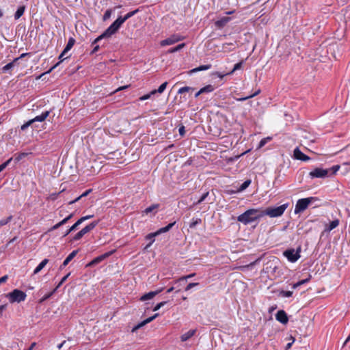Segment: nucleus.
<instances>
[{"label": "nucleus", "mask_w": 350, "mask_h": 350, "mask_svg": "<svg viewBox=\"0 0 350 350\" xmlns=\"http://www.w3.org/2000/svg\"><path fill=\"white\" fill-rule=\"evenodd\" d=\"M70 273H68L66 275L64 276L62 280H60V282H59V284H57V286H56V289L59 288L62 284L63 283H64L66 282V280H67L68 277L70 275Z\"/></svg>", "instance_id": "obj_51"}, {"label": "nucleus", "mask_w": 350, "mask_h": 350, "mask_svg": "<svg viewBox=\"0 0 350 350\" xmlns=\"http://www.w3.org/2000/svg\"><path fill=\"white\" fill-rule=\"evenodd\" d=\"M75 43V40L72 37L68 39V43L66 44V47L64 48V52L69 51L72 49V47L73 46Z\"/></svg>", "instance_id": "obj_28"}, {"label": "nucleus", "mask_w": 350, "mask_h": 350, "mask_svg": "<svg viewBox=\"0 0 350 350\" xmlns=\"http://www.w3.org/2000/svg\"><path fill=\"white\" fill-rule=\"evenodd\" d=\"M139 12V9L128 12L124 16H120L118 18L99 36H98L93 44L98 42L103 38H110L115 34L120 28L122 25L129 18L133 16Z\"/></svg>", "instance_id": "obj_1"}, {"label": "nucleus", "mask_w": 350, "mask_h": 350, "mask_svg": "<svg viewBox=\"0 0 350 350\" xmlns=\"http://www.w3.org/2000/svg\"><path fill=\"white\" fill-rule=\"evenodd\" d=\"M12 160H13V158L11 157L9 159H8L5 162L1 164L0 165V172H2L4 169H5V167L9 165V164L11 163V161Z\"/></svg>", "instance_id": "obj_38"}, {"label": "nucleus", "mask_w": 350, "mask_h": 350, "mask_svg": "<svg viewBox=\"0 0 350 350\" xmlns=\"http://www.w3.org/2000/svg\"><path fill=\"white\" fill-rule=\"evenodd\" d=\"M288 205V203H285L277 207L269 206L265 210L262 209V217L265 215H268L270 217H280L283 215Z\"/></svg>", "instance_id": "obj_3"}, {"label": "nucleus", "mask_w": 350, "mask_h": 350, "mask_svg": "<svg viewBox=\"0 0 350 350\" xmlns=\"http://www.w3.org/2000/svg\"><path fill=\"white\" fill-rule=\"evenodd\" d=\"M159 316V313H156L154 314L153 316L149 317V318H147L146 319L144 320L143 321L139 323L138 324H137L135 326H134L133 327V329H131V332L133 333L135 332L137 329H140L141 327H142L143 326L146 325V324L150 323L151 321H152L154 319H155L157 317Z\"/></svg>", "instance_id": "obj_10"}, {"label": "nucleus", "mask_w": 350, "mask_h": 350, "mask_svg": "<svg viewBox=\"0 0 350 350\" xmlns=\"http://www.w3.org/2000/svg\"><path fill=\"white\" fill-rule=\"evenodd\" d=\"M262 217V209L250 208L237 217V221L244 225H248Z\"/></svg>", "instance_id": "obj_2"}, {"label": "nucleus", "mask_w": 350, "mask_h": 350, "mask_svg": "<svg viewBox=\"0 0 350 350\" xmlns=\"http://www.w3.org/2000/svg\"><path fill=\"white\" fill-rule=\"evenodd\" d=\"M49 260L45 258L34 269L33 274L38 273L48 263Z\"/></svg>", "instance_id": "obj_23"}, {"label": "nucleus", "mask_w": 350, "mask_h": 350, "mask_svg": "<svg viewBox=\"0 0 350 350\" xmlns=\"http://www.w3.org/2000/svg\"><path fill=\"white\" fill-rule=\"evenodd\" d=\"M8 278V276L7 275H3V277L0 278V284L5 282L7 281Z\"/></svg>", "instance_id": "obj_60"}, {"label": "nucleus", "mask_w": 350, "mask_h": 350, "mask_svg": "<svg viewBox=\"0 0 350 350\" xmlns=\"http://www.w3.org/2000/svg\"><path fill=\"white\" fill-rule=\"evenodd\" d=\"M339 169H340V165H338L332 166L331 168L328 169L329 170V175L335 174L339 170Z\"/></svg>", "instance_id": "obj_35"}, {"label": "nucleus", "mask_w": 350, "mask_h": 350, "mask_svg": "<svg viewBox=\"0 0 350 350\" xmlns=\"http://www.w3.org/2000/svg\"><path fill=\"white\" fill-rule=\"evenodd\" d=\"M99 223V220L94 221L87 225L85 227H84L83 229L81 230L82 233L85 235L88 232H90L92 230H93Z\"/></svg>", "instance_id": "obj_14"}, {"label": "nucleus", "mask_w": 350, "mask_h": 350, "mask_svg": "<svg viewBox=\"0 0 350 350\" xmlns=\"http://www.w3.org/2000/svg\"><path fill=\"white\" fill-rule=\"evenodd\" d=\"M185 283H186V282H181V284H175V283L174 282V284L175 285V286H174V287H176V293L179 292V291H180V287H181L182 286H183L184 284H185Z\"/></svg>", "instance_id": "obj_57"}, {"label": "nucleus", "mask_w": 350, "mask_h": 350, "mask_svg": "<svg viewBox=\"0 0 350 350\" xmlns=\"http://www.w3.org/2000/svg\"><path fill=\"white\" fill-rule=\"evenodd\" d=\"M49 111H46L42 112L40 115L36 116L34 118H33V122H42L44 121L49 115Z\"/></svg>", "instance_id": "obj_21"}, {"label": "nucleus", "mask_w": 350, "mask_h": 350, "mask_svg": "<svg viewBox=\"0 0 350 350\" xmlns=\"http://www.w3.org/2000/svg\"><path fill=\"white\" fill-rule=\"evenodd\" d=\"M93 217H94L93 215H88L81 217L80 219L82 222H83L89 219H91Z\"/></svg>", "instance_id": "obj_58"}, {"label": "nucleus", "mask_w": 350, "mask_h": 350, "mask_svg": "<svg viewBox=\"0 0 350 350\" xmlns=\"http://www.w3.org/2000/svg\"><path fill=\"white\" fill-rule=\"evenodd\" d=\"M339 224V219H336L333 221H332L329 225L325 228V231H331L336 228Z\"/></svg>", "instance_id": "obj_24"}, {"label": "nucleus", "mask_w": 350, "mask_h": 350, "mask_svg": "<svg viewBox=\"0 0 350 350\" xmlns=\"http://www.w3.org/2000/svg\"><path fill=\"white\" fill-rule=\"evenodd\" d=\"M79 250H73L64 260L62 265H61V268L65 267L68 263L76 256Z\"/></svg>", "instance_id": "obj_15"}, {"label": "nucleus", "mask_w": 350, "mask_h": 350, "mask_svg": "<svg viewBox=\"0 0 350 350\" xmlns=\"http://www.w3.org/2000/svg\"><path fill=\"white\" fill-rule=\"evenodd\" d=\"M56 291V288H55L53 291L50 292L49 293H47L45 295H44L40 299V303H42L44 302V301H46V299H49L52 295L54 293V292Z\"/></svg>", "instance_id": "obj_40"}, {"label": "nucleus", "mask_w": 350, "mask_h": 350, "mask_svg": "<svg viewBox=\"0 0 350 350\" xmlns=\"http://www.w3.org/2000/svg\"><path fill=\"white\" fill-rule=\"evenodd\" d=\"M211 68V64L202 65V66H198L197 68L191 69L189 71V73L192 74V73H195V72H199V71L206 70L210 69Z\"/></svg>", "instance_id": "obj_20"}, {"label": "nucleus", "mask_w": 350, "mask_h": 350, "mask_svg": "<svg viewBox=\"0 0 350 350\" xmlns=\"http://www.w3.org/2000/svg\"><path fill=\"white\" fill-rule=\"evenodd\" d=\"M185 46V43L179 44L176 46L168 50V53H176V52L183 49Z\"/></svg>", "instance_id": "obj_29"}, {"label": "nucleus", "mask_w": 350, "mask_h": 350, "mask_svg": "<svg viewBox=\"0 0 350 350\" xmlns=\"http://www.w3.org/2000/svg\"><path fill=\"white\" fill-rule=\"evenodd\" d=\"M82 223H83V222L81 221V219H78V220H77V221H76V222H75V224H74L70 227L71 230H72V231L75 230L77 228V227H78L80 224H81Z\"/></svg>", "instance_id": "obj_52"}, {"label": "nucleus", "mask_w": 350, "mask_h": 350, "mask_svg": "<svg viewBox=\"0 0 350 350\" xmlns=\"http://www.w3.org/2000/svg\"><path fill=\"white\" fill-rule=\"evenodd\" d=\"M196 332V329H190L188 332H187L186 333L183 334L180 336L181 341H183V342L187 341V340L191 338L195 334Z\"/></svg>", "instance_id": "obj_18"}, {"label": "nucleus", "mask_w": 350, "mask_h": 350, "mask_svg": "<svg viewBox=\"0 0 350 350\" xmlns=\"http://www.w3.org/2000/svg\"><path fill=\"white\" fill-rule=\"evenodd\" d=\"M301 246L295 250L293 248L288 249L283 252L284 256L291 262H295L300 258Z\"/></svg>", "instance_id": "obj_6"}, {"label": "nucleus", "mask_w": 350, "mask_h": 350, "mask_svg": "<svg viewBox=\"0 0 350 350\" xmlns=\"http://www.w3.org/2000/svg\"><path fill=\"white\" fill-rule=\"evenodd\" d=\"M183 37L178 35V34H174L170 36L169 38L163 40L161 41L160 44L162 46H167V45H172L182 40H183Z\"/></svg>", "instance_id": "obj_7"}, {"label": "nucleus", "mask_w": 350, "mask_h": 350, "mask_svg": "<svg viewBox=\"0 0 350 350\" xmlns=\"http://www.w3.org/2000/svg\"><path fill=\"white\" fill-rule=\"evenodd\" d=\"M94 42V40L92 43V45L94 46L92 53H96L99 50V48H100L99 45L96 44L97 42H96L95 44H93Z\"/></svg>", "instance_id": "obj_55"}, {"label": "nucleus", "mask_w": 350, "mask_h": 350, "mask_svg": "<svg viewBox=\"0 0 350 350\" xmlns=\"http://www.w3.org/2000/svg\"><path fill=\"white\" fill-rule=\"evenodd\" d=\"M214 75H217L218 77H219L221 79L223 78L226 75V74H221V72H215Z\"/></svg>", "instance_id": "obj_64"}, {"label": "nucleus", "mask_w": 350, "mask_h": 350, "mask_svg": "<svg viewBox=\"0 0 350 350\" xmlns=\"http://www.w3.org/2000/svg\"><path fill=\"white\" fill-rule=\"evenodd\" d=\"M84 236V234L82 233V232L80 230L79 232H78L72 238V240L73 241H78L79 239H81Z\"/></svg>", "instance_id": "obj_50"}, {"label": "nucleus", "mask_w": 350, "mask_h": 350, "mask_svg": "<svg viewBox=\"0 0 350 350\" xmlns=\"http://www.w3.org/2000/svg\"><path fill=\"white\" fill-rule=\"evenodd\" d=\"M251 182L252 181L250 179H247V180H245L241 185V186L238 188V189L237 190V192H241V191H244L245 189H246L250 186V185L251 184ZM236 193V191H229V193Z\"/></svg>", "instance_id": "obj_16"}, {"label": "nucleus", "mask_w": 350, "mask_h": 350, "mask_svg": "<svg viewBox=\"0 0 350 350\" xmlns=\"http://www.w3.org/2000/svg\"><path fill=\"white\" fill-rule=\"evenodd\" d=\"M67 52H64V49L63 50V51L61 53V54L59 55V59H60V61L59 62H57L56 64H55L53 66H52L49 71L44 72V73H42V75H40L38 79H40L42 77V76H43L44 75L46 74V73H49L51 72L53 69H55L63 60H64V56L66 55Z\"/></svg>", "instance_id": "obj_17"}, {"label": "nucleus", "mask_w": 350, "mask_h": 350, "mask_svg": "<svg viewBox=\"0 0 350 350\" xmlns=\"http://www.w3.org/2000/svg\"><path fill=\"white\" fill-rule=\"evenodd\" d=\"M178 132L180 136H184L185 134V129L183 125H181L178 129Z\"/></svg>", "instance_id": "obj_56"}, {"label": "nucleus", "mask_w": 350, "mask_h": 350, "mask_svg": "<svg viewBox=\"0 0 350 350\" xmlns=\"http://www.w3.org/2000/svg\"><path fill=\"white\" fill-rule=\"evenodd\" d=\"M167 85V82H164L163 83L157 90H154L153 91H156V93H162L164 92V90H165L166 88V86Z\"/></svg>", "instance_id": "obj_42"}, {"label": "nucleus", "mask_w": 350, "mask_h": 350, "mask_svg": "<svg viewBox=\"0 0 350 350\" xmlns=\"http://www.w3.org/2000/svg\"><path fill=\"white\" fill-rule=\"evenodd\" d=\"M62 225V224L61 223V221L58 222L57 224H56L55 225L53 226L49 230V232H51V231H53L55 230H57V228H59V227H61Z\"/></svg>", "instance_id": "obj_54"}, {"label": "nucleus", "mask_w": 350, "mask_h": 350, "mask_svg": "<svg viewBox=\"0 0 350 350\" xmlns=\"http://www.w3.org/2000/svg\"><path fill=\"white\" fill-rule=\"evenodd\" d=\"M14 66L13 65V63H8L5 66H4L2 68H1V71L3 73H6L7 72H8L10 69H12Z\"/></svg>", "instance_id": "obj_34"}, {"label": "nucleus", "mask_w": 350, "mask_h": 350, "mask_svg": "<svg viewBox=\"0 0 350 350\" xmlns=\"http://www.w3.org/2000/svg\"><path fill=\"white\" fill-rule=\"evenodd\" d=\"M157 295V293H154V291H150L148 293L144 294L141 298L140 300L142 301H146L148 299H151L154 296Z\"/></svg>", "instance_id": "obj_27"}, {"label": "nucleus", "mask_w": 350, "mask_h": 350, "mask_svg": "<svg viewBox=\"0 0 350 350\" xmlns=\"http://www.w3.org/2000/svg\"><path fill=\"white\" fill-rule=\"evenodd\" d=\"M259 93H260V90H258L257 92H256L255 93H254V94H251V95H250V96H246V97L239 98H237V100L238 101H245V100H247V99H249V98H253V97L256 96V95H258Z\"/></svg>", "instance_id": "obj_37"}, {"label": "nucleus", "mask_w": 350, "mask_h": 350, "mask_svg": "<svg viewBox=\"0 0 350 350\" xmlns=\"http://www.w3.org/2000/svg\"><path fill=\"white\" fill-rule=\"evenodd\" d=\"M194 90V88H191V87H188V86H185V87H183V88H180L178 91V94H182L185 92H190V91H193Z\"/></svg>", "instance_id": "obj_32"}, {"label": "nucleus", "mask_w": 350, "mask_h": 350, "mask_svg": "<svg viewBox=\"0 0 350 350\" xmlns=\"http://www.w3.org/2000/svg\"><path fill=\"white\" fill-rule=\"evenodd\" d=\"M195 275H196V273H191V274L187 275L182 276L180 278H178V280H176L174 281V283L175 284H180L181 282H187L188 279L191 278H193Z\"/></svg>", "instance_id": "obj_22"}, {"label": "nucleus", "mask_w": 350, "mask_h": 350, "mask_svg": "<svg viewBox=\"0 0 350 350\" xmlns=\"http://www.w3.org/2000/svg\"><path fill=\"white\" fill-rule=\"evenodd\" d=\"M73 217V214L71 213L68 216H67L66 217H65L64 219H62L61 221V223L62 224V225H64L66 224L72 217Z\"/></svg>", "instance_id": "obj_53"}, {"label": "nucleus", "mask_w": 350, "mask_h": 350, "mask_svg": "<svg viewBox=\"0 0 350 350\" xmlns=\"http://www.w3.org/2000/svg\"><path fill=\"white\" fill-rule=\"evenodd\" d=\"M115 252H116V250H111V251H109L108 252H106V253H105V254H103L102 255H100V256L96 257L92 261H90L87 265V266L88 267H93V266H94V265L101 262L103 260H104L107 258H108L110 256H111Z\"/></svg>", "instance_id": "obj_8"}, {"label": "nucleus", "mask_w": 350, "mask_h": 350, "mask_svg": "<svg viewBox=\"0 0 350 350\" xmlns=\"http://www.w3.org/2000/svg\"><path fill=\"white\" fill-rule=\"evenodd\" d=\"M311 178H325L329 176V170H324L322 168H315L313 171L309 173Z\"/></svg>", "instance_id": "obj_9"}, {"label": "nucleus", "mask_w": 350, "mask_h": 350, "mask_svg": "<svg viewBox=\"0 0 350 350\" xmlns=\"http://www.w3.org/2000/svg\"><path fill=\"white\" fill-rule=\"evenodd\" d=\"M293 154H294L295 159H296L297 160H300V161H309L310 159V158L308 156H307L305 154H304L299 150V148H296L294 150Z\"/></svg>", "instance_id": "obj_12"}, {"label": "nucleus", "mask_w": 350, "mask_h": 350, "mask_svg": "<svg viewBox=\"0 0 350 350\" xmlns=\"http://www.w3.org/2000/svg\"><path fill=\"white\" fill-rule=\"evenodd\" d=\"M275 319L278 321L280 322L282 324H286L288 321V316L286 312L283 310L278 311V312L275 314Z\"/></svg>", "instance_id": "obj_11"}, {"label": "nucleus", "mask_w": 350, "mask_h": 350, "mask_svg": "<svg viewBox=\"0 0 350 350\" xmlns=\"http://www.w3.org/2000/svg\"><path fill=\"white\" fill-rule=\"evenodd\" d=\"M157 236V232L150 233L146 236V239L149 240L150 243L146 246V249L150 247V245L154 242V237Z\"/></svg>", "instance_id": "obj_25"}, {"label": "nucleus", "mask_w": 350, "mask_h": 350, "mask_svg": "<svg viewBox=\"0 0 350 350\" xmlns=\"http://www.w3.org/2000/svg\"><path fill=\"white\" fill-rule=\"evenodd\" d=\"M271 138L268 137H266V138H263L262 139L260 142H259V144H258V148H262L267 143L268 141H269Z\"/></svg>", "instance_id": "obj_45"}, {"label": "nucleus", "mask_w": 350, "mask_h": 350, "mask_svg": "<svg viewBox=\"0 0 350 350\" xmlns=\"http://www.w3.org/2000/svg\"><path fill=\"white\" fill-rule=\"evenodd\" d=\"M202 219L200 218L192 219L189 224V228H194L197 225L201 224Z\"/></svg>", "instance_id": "obj_31"}, {"label": "nucleus", "mask_w": 350, "mask_h": 350, "mask_svg": "<svg viewBox=\"0 0 350 350\" xmlns=\"http://www.w3.org/2000/svg\"><path fill=\"white\" fill-rule=\"evenodd\" d=\"M200 284L198 282H191L187 285V286L185 288V291H188L191 290L192 288L198 286Z\"/></svg>", "instance_id": "obj_47"}, {"label": "nucleus", "mask_w": 350, "mask_h": 350, "mask_svg": "<svg viewBox=\"0 0 350 350\" xmlns=\"http://www.w3.org/2000/svg\"><path fill=\"white\" fill-rule=\"evenodd\" d=\"M317 200H319V199L317 197H309L298 200L295 204V213L299 214L304 212L311 203Z\"/></svg>", "instance_id": "obj_4"}, {"label": "nucleus", "mask_w": 350, "mask_h": 350, "mask_svg": "<svg viewBox=\"0 0 350 350\" xmlns=\"http://www.w3.org/2000/svg\"><path fill=\"white\" fill-rule=\"evenodd\" d=\"M293 291H281L279 293V295L283 297H290L293 295Z\"/></svg>", "instance_id": "obj_36"}, {"label": "nucleus", "mask_w": 350, "mask_h": 350, "mask_svg": "<svg viewBox=\"0 0 350 350\" xmlns=\"http://www.w3.org/2000/svg\"><path fill=\"white\" fill-rule=\"evenodd\" d=\"M71 232H72V230H71V228H68L67 230H66V232L64 233L63 234V237H66L67 235H68Z\"/></svg>", "instance_id": "obj_63"}, {"label": "nucleus", "mask_w": 350, "mask_h": 350, "mask_svg": "<svg viewBox=\"0 0 350 350\" xmlns=\"http://www.w3.org/2000/svg\"><path fill=\"white\" fill-rule=\"evenodd\" d=\"M176 224V221L170 223L167 226L161 228L157 231H156L157 235L161 234V233L167 232H168Z\"/></svg>", "instance_id": "obj_19"}, {"label": "nucleus", "mask_w": 350, "mask_h": 350, "mask_svg": "<svg viewBox=\"0 0 350 350\" xmlns=\"http://www.w3.org/2000/svg\"><path fill=\"white\" fill-rule=\"evenodd\" d=\"M6 304L0 306V317L2 316L3 312L6 308Z\"/></svg>", "instance_id": "obj_61"}, {"label": "nucleus", "mask_w": 350, "mask_h": 350, "mask_svg": "<svg viewBox=\"0 0 350 350\" xmlns=\"http://www.w3.org/2000/svg\"><path fill=\"white\" fill-rule=\"evenodd\" d=\"M208 194H209V192H208V191L203 193L196 204H199L202 203V202H204L205 200V199L208 197Z\"/></svg>", "instance_id": "obj_48"}, {"label": "nucleus", "mask_w": 350, "mask_h": 350, "mask_svg": "<svg viewBox=\"0 0 350 350\" xmlns=\"http://www.w3.org/2000/svg\"><path fill=\"white\" fill-rule=\"evenodd\" d=\"M156 94V91H153L152 90L150 93L148 94H144V96H141L139 100H147V99H149L150 98V97L152 96V95H154Z\"/></svg>", "instance_id": "obj_33"}, {"label": "nucleus", "mask_w": 350, "mask_h": 350, "mask_svg": "<svg viewBox=\"0 0 350 350\" xmlns=\"http://www.w3.org/2000/svg\"><path fill=\"white\" fill-rule=\"evenodd\" d=\"M111 13H112V10L111 9H108L105 11L103 16V20L104 21L108 20L110 18L111 16Z\"/></svg>", "instance_id": "obj_43"}, {"label": "nucleus", "mask_w": 350, "mask_h": 350, "mask_svg": "<svg viewBox=\"0 0 350 350\" xmlns=\"http://www.w3.org/2000/svg\"><path fill=\"white\" fill-rule=\"evenodd\" d=\"M214 90L212 85H207L200 90V93L211 92Z\"/></svg>", "instance_id": "obj_30"}, {"label": "nucleus", "mask_w": 350, "mask_h": 350, "mask_svg": "<svg viewBox=\"0 0 350 350\" xmlns=\"http://www.w3.org/2000/svg\"><path fill=\"white\" fill-rule=\"evenodd\" d=\"M159 207V204H152L151 206L147 207L144 212L148 214V213H151L152 211H153L154 209H157V208Z\"/></svg>", "instance_id": "obj_39"}, {"label": "nucleus", "mask_w": 350, "mask_h": 350, "mask_svg": "<svg viewBox=\"0 0 350 350\" xmlns=\"http://www.w3.org/2000/svg\"><path fill=\"white\" fill-rule=\"evenodd\" d=\"M231 18L228 16H224L216 21L215 25L218 28L224 27L230 21Z\"/></svg>", "instance_id": "obj_13"}, {"label": "nucleus", "mask_w": 350, "mask_h": 350, "mask_svg": "<svg viewBox=\"0 0 350 350\" xmlns=\"http://www.w3.org/2000/svg\"><path fill=\"white\" fill-rule=\"evenodd\" d=\"M128 87H129V85L121 86V87L118 88V89H116V90L114 91V92H118V91H120V90H122L126 89Z\"/></svg>", "instance_id": "obj_62"}, {"label": "nucleus", "mask_w": 350, "mask_h": 350, "mask_svg": "<svg viewBox=\"0 0 350 350\" xmlns=\"http://www.w3.org/2000/svg\"><path fill=\"white\" fill-rule=\"evenodd\" d=\"M12 218H13L12 215H10L6 219L0 220V226H3L8 224L9 222H10L12 221Z\"/></svg>", "instance_id": "obj_41"}, {"label": "nucleus", "mask_w": 350, "mask_h": 350, "mask_svg": "<svg viewBox=\"0 0 350 350\" xmlns=\"http://www.w3.org/2000/svg\"><path fill=\"white\" fill-rule=\"evenodd\" d=\"M25 5L19 6L16 12L14 14V18L16 20L20 18L23 15V14L25 12Z\"/></svg>", "instance_id": "obj_26"}, {"label": "nucleus", "mask_w": 350, "mask_h": 350, "mask_svg": "<svg viewBox=\"0 0 350 350\" xmlns=\"http://www.w3.org/2000/svg\"><path fill=\"white\" fill-rule=\"evenodd\" d=\"M167 303V301H161L159 304H157L153 308V311H157L158 310H159L161 307H163V306H165L166 304Z\"/></svg>", "instance_id": "obj_49"}, {"label": "nucleus", "mask_w": 350, "mask_h": 350, "mask_svg": "<svg viewBox=\"0 0 350 350\" xmlns=\"http://www.w3.org/2000/svg\"><path fill=\"white\" fill-rule=\"evenodd\" d=\"M82 198V196H81V195L79 196H78L77 198H76L75 200L70 201L68 202L69 204H72L77 202H78L79 200H80Z\"/></svg>", "instance_id": "obj_59"}, {"label": "nucleus", "mask_w": 350, "mask_h": 350, "mask_svg": "<svg viewBox=\"0 0 350 350\" xmlns=\"http://www.w3.org/2000/svg\"><path fill=\"white\" fill-rule=\"evenodd\" d=\"M26 155H27V154L24 153V152L20 153V154L16 155L15 157L14 158V161L15 163H17L18 162H19Z\"/></svg>", "instance_id": "obj_44"}, {"label": "nucleus", "mask_w": 350, "mask_h": 350, "mask_svg": "<svg viewBox=\"0 0 350 350\" xmlns=\"http://www.w3.org/2000/svg\"><path fill=\"white\" fill-rule=\"evenodd\" d=\"M7 297L11 303H20L26 299L27 295L19 289H14L7 295Z\"/></svg>", "instance_id": "obj_5"}, {"label": "nucleus", "mask_w": 350, "mask_h": 350, "mask_svg": "<svg viewBox=\"0 0 350 350\" xmlns=\"http://www.w3.org/2000/svg\"><path fill=\"white\" fill-rule=\"evenodd\" d=\"M242 64H243V62H240L239 63H237L234 66V68L232 70L231 72H230L229 73H228L227 75H230V74H232L233 73L234 71L237 70H239L241 69V68L242 67Z\"/></svg>", "instance_id": "obj_46"}]
</instances>
